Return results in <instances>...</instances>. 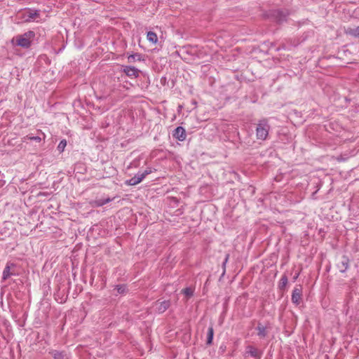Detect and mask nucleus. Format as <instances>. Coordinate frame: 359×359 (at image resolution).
<instances>
[{
    "instance_id": "obj_1",
    "label": "nucleus",
    "mask_w": 359,
    "mask_h": 359,
    "mask_svg": "<svg viewBox=\"0 0 359 359\" xmlns=\"http://www.w3.org/2000/svg\"><path fill=\"white\" fill-rule=\"evenodd\" d=\"M35 37V33L33 31H28L22 34L17 35L11 39L13 45L18 46L24 48H29Z\"/></svg>"
},
{
    "instance_id": "obj_2",
    "label": "nucleus",
    "mask_w": 359,
    "mask_h": 359,
    "mask_svg": "<svg viewBox=\"0 0 359 359\" xmlns=\"http://www.w3.org/2000/svg\"><path fill=\"white\" fill-rule=\"evenodd\" d=\"M269 129L270 126L269 125L267 120L265 118L260 120L256 128V135L257 139L262 140H266L269 135Z\"/></svg>"
},
{
    "instance_id": "obj_3",
    "label": "nucleus",
    "mask_w": 359,
    "mask_h": 359,
    "mask_svg": "<svg viewBox=\"0 0 359 359\" xmlns=\"http://www.w3.org/2000/svg\"><path fill=\"white\" fill-rule=\"evenodd\" d=\"M151 172L150 168H147L143 172L137 173L133 177L126 181V184L129 186H135L140 183Z\"/></svg>"
},
{
    "instance_id": "obj_4",
    "label": "nucleus",
    "mask_w": 359,
    "mask_h": 359,
    "mask_svg": "<svg viewBox=\"0 0 359 359\" xmlns=\"http://www.w3.org/2000/svg\"><path fill=\"white\" fill-rule=\"evenodd\" d=\"M15 267V264L11 262H7L2 276V280H6L9 278L11 276L16 275L15 271H14V268Z\"/></svg>"
},
{
    "instance_id": "obj_5",
    "label": "nucleus",
    "mask_w": 359,
    "mask_h": 359,
    "mask_svg": "<svg viewBox=\"0 0 359 359\" xmlns=\"http://www.w3.org/2000/svg\"><path fill=\"white\" fill-rule=\"evenodd\" d=\"M123 72H124L127 76L130 78L139 77L141 71L133 66H123Z\"/></svg>"
},
{
    "instance_id": "obj_6",
    "label": "nucleus",
    "mask_w": 359,
    "mask_h": 359,
    "mask_svg": "<svg viewBox=\"0 0 359 359\" xmlns=\"http://www.w3.org/2000/svg\"><path fill=\"white\" fill-rule=\"evenodd\" d=\"M271 15L278 23L281 24L287 20L288 13L283 11L276 10L272 12Z\"/></svg>"
},
{
    "instance_id": "obj_7",
    "label": "nucleus",
    "mask_w": 359,
    "mask_h": 359,
    "mask_svg": "<svg viewBox=\"0 0 359 359\" xmlns=\"http://www.w3.org/2000/svg\"><path fill=\"white\" fill-rule=\"evenodd\" d=\"M172 135L179 141H184L187 137L185 129L182 126L177 127L173 131Z\"/></svg>"
},
{
    "instance_id": "obj_8",
    "label": "nucleus",
    "mask_w": 359,
    "mask_h": 359,
    "mask_svg": "<svg viewBox=\"0 0 359 359\" xmlns=\"http://www.w3.org/2000/svg\"><path fill=\"white\" fill-rule=\"evenodd\" d=\"M245 354V355H250L255 359H261L262 357V352L252 346H248L246 347V351Z\"/></svg>"
},
{
    "instance_id": "obj_9",
    "label": "nucleus",
    "mask_w": 359,
    "mask_h": 359,
    "mask_svg": "<svg viewBox=\"0 0 359 359\" xmlns=\"http://www.w3.org/2000/svg\"><path fill=\"white\" fill-rule=\"evenodd\" d=\"M156 311L158 313H163L165 312L170 306V302L169 300L165 301H157L155 304Z\"/></svg>"
},
{
    "instance_id": "obj_10",
    "label": "nucleus",
    "mask_w": 359,
    "mask_h": 359,
    "mask_svg": "<svg viewBox=\"0 0 359 359\" xmlns=\"http://www.w3.org/2000/svg\"><path fill=\"white\" fill-rule=\"evenodd\" d=\"M337 268L341 273H344L349 266V259L346 256H342L337 264Z\"/></svg>"
},
{
    "instance_id": "obj_11",
    "label": "nucleus",
    "mask_w": 359,
    "mask_h": 359,
    "mask_svg": "<svg viewBox=\"0 0 359 359\" xmlns=\"http://www.w3.org/2000/svg\"><path fill=\"white\" fill-rule=\"evenodd\" d=\"M302 299V290L299 288H294L292 294V302L298 305Z\"/></svg>"
},
{
    "instance_id": "obj_12",
    "label": "nucleus",
    "mask_w": 359,
    "mask_h": 359,
    "mask_svg": "<svg viewBox=\"0 0 359 359\" xmlns=\"http://www.w3.org/2000/svg\"><path fill=\"white\" fill-rule=\"evenodd\" d=\"M344 32L347 35L352 36L355 38L359 37V26L356 27H346L344 29Z\"/></svg>"
},
{
    "instance_id": "obj_13",
    "label": "nucleus",
    "mask_w": 359,
    "mask_h": 359,
    "mask_svg": "<svg viewBox=\"0 0 359 359\" xmlns=\"http://www.w3.org/2000/svg\"><path fill=\"white\" fill-rule=\"evenodd\" d=\"M213 336H214V329H213L212 326H210L208 329L207 341H206V344L207 345H211L212 344V339H213Z\"/></svg>"
},
{
    "instance_id": "obj_14",
    "label": "nucleus",
    "mask_w": 359,
    "mask_h": 359,
    "mask_svg": "<svg viewBox=\"0 0 359 359\" xmlns=\"http://www.w3.org/2000/svg\"><path fill=\"white\" fill-rule=\"evenodd\" d=\"M112 201V198H99L96 199L94 201L95 206L100 207Z\"/></svg>"
},
{
    "instance_id": "obj_15",
    "label": "nucleus",
    "mask_w": 359,
    "mask_h": 359,
    "mask_svg": "<svg viewBox=\"0 0 359 359\" xmlns=\"http://www.w3.org/2000/svg\"><path fill=\"white\" fill-rule=\"evenodd\" d=\"M287 282H288L287 276L286 275H283L279 281V284H278L279 289L284 290L287 284Z\"/></svg>"
},
{
    "instance_id": "obj_16",
    "label": "nucleus",
    "mask_w": 359,
    "mask_h": 359,
    "mask_svg": "<svg viewBox=\"0 0 359 359\" xmlns=\"http://www.w3.org/2000/svg\"><path fill=\"white\" fill-rule=\"evenodd\" d=\"M147 37L148 41L153 43H156L158 41V36L154 32H148Z\"/></svg>"
},
{
    "instance_id": "obj_17",
    "label": "nucleus",
    "mask_w": 359,
    "mask_h": 359,
    "mask_svg": "<svg viewBox=\"0 0 359 359\" xmlns=\"http://www.w3.org/2000/svg\"><path fill=\"white\" fill-rule=\"evenodd\" d=\"M49 353L52 355L54 359H64V354L62 352L54 350L50 351Z\"/></svg>"
},
{
    "instance_id": "obj_18",
    "label": "nucleus",
    "mask_w": 359,
    "mask_h": 359,
    "mask_svg": "<svg viewBox=\"0 0 359 359\" xmlns=\"http://www.w3.org/2000/svg\"><path fill=\"white\" fill-rule=\"evenodd\" d=\"M257 330H258V336L260 337H265L266 336V329L264 326L259 325L257 327Z\"/></svg>"
},
{
    "instance_id": "obj_19",
    "label": "nucleus",
    "mask_w": 359,
    "mask_h": 359,
    "mask_svg": "<svg viewBox=\"0 0 359 359\" xmlns=\"http://www.w3.org/2000/svg\"><path fill=\"white\" fill-rule=\"evenodd\" d=\"M128 60L129 62H133L135 60L140 61L141 60V55L139 53H135V54L130 55L128 57Z\"/></svg>"
},
{
    "instance_id": "obj_20",
    "label": "nucleus",
    "mask_w": 359,
    "mask_h": 359,
    "mask_svg": "<svg viewBox=\"0 0 359 359\" xmlns=\"http://www.w3.org/2000/svg\"><path fill=\"white\" fill-rule=\"evenodd\" d=\"M182 293L187 297H191L194 294V290L191 287H186L182 290Z\"/></svg>"
},
{
    "instance_id": "obj_21",
    "label": "nucleus",
    "mask_w": 359,
    "mask_h": 359,
    "mask_svg": "<svg viewBox=\"0 0 359 359\" xmlns=\"http://www.w3.org/2000/svg\"><path fill=\"white\" fill-rule=\"evenodd\" d=\"M67 146V141L65 140H62L60 142L59 144L57 145V150L60 152H62Z\"/></svg>"
},
{
    "instance_id": "obj_22",
    "label": "nucleus",
    "mask_w": 359,
    "mask_h": 359,
    "mask_svg": "<svg viewBox=\"0 0 359 359\" xmlns=\"http://www.w3.org/2000/svg\"><path fill=\"white\" fill-rule=\"evenodd\" d=\"M25 138L27 139V140H29L36 141V142H40L41 140V137H39V136H32L31 135H27Z\"/></svg>"
},
{
    "instance_id": "obj_23",
    "label": "nucleus",
    "mask_w": 359,
    "mask_h": 359,
    "mask_svg": "<svg viewBox=\"0 0 359 359\" xmlns=\"http://www.w3.org/2000/svg\"><path fill=\"white\" fill-rule=\"evenodd\" d=\"M126 287L125 285H117L116 286L117 292L119 294H123L126 292Z\"/></svg>"
},
{
    "instance_id": "obj_24",
    "label": "nucleus",
    "mask_w": 359,
    "mask_h": 359,
    "mask_svg": "<svg viewBox=\"0 0 359 359\" xmlns=\"http://www.w3.org/2000/svg\"><path fill=\"white\" fill-rule=\"evenodd\" d=\"M229 254H226V257H225V259H224V262L222 263V266H223V268H224V272L225 271V266H226V263H227V262H228V260H229Z\"/></svg>"
},
{
    "instance_id": "obj_25",
    "label": "nucleus",
    "mask_w": 359,
    "mask_h": 359,
    "mask_svg": "<svg viewBox=\"0 0 359 359\" xmlns=\"http://www.w3.org/2000/svg\"><path fill=\"white\" fill-rule=\"evenodd\" d=\"M36 15H38V14H37V13H36V12H35V13H30V15H29V17L30 18L34 19V18H35V16H36Z\"/></svg>"
}]
</instances>
